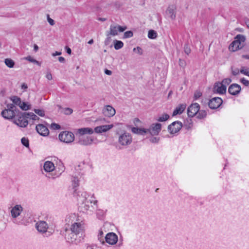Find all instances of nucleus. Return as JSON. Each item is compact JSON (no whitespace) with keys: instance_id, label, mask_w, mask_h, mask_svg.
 Wrapping results in <instances>:
<instances>
[{"instance_id":"obj_15","label":"nucleus","mask_w":249,"mask_h":249,"mask_svg":"<svg viewBox=\"0 0 249 249\" xmlns=\"http://www.w3.org/2000/svg\"><path fill=\"white\" fill-rule=\"evenodd\" d=\"M222 100L220 97H214L211 99L209 102V107L211 109H216L222 104Z\"/></svg>"},{"instance_id":"obj_59","label":"nucleus","mask_w":249,"mask_h":249,"mask_svg":"<svg viewBox=\"0 0 249 249\" xmlns=\"http://www.w3.org/2000/svg\"><path fill=\"white\" fill-rule=\"evenodd\" d=\"M61 54V52H55L53 54V56L59 55Z\"/></svg>"},{"instance_id":"obj_30","label":"nucleus","mask_w":249,"mask_h":249,"mask_svg":"<svg viewBox=\"0 0 249 249\" xmlns=\"http://www.w3.org/2000/svg\"><path fill=\"white\" fill-rule=\"evenodd\" d=\"M124 46V43L122 41L119 40H115L114 41V47L115 50H119L122 48Z\"/></svg>"},{"instance_id":"obj_47","label":"nucleus","mask_w":249,"mask_h":249,"mask_svg":"<svg viewBox=\"0 0 249 249\" xmlns=\"http://www.w3.org/2000/svg\"><path fill=\"white\" fill-rule=\"evenodd\" d=\"M134 52H136L137 53L139 54L140 55L142 54V48L140 47H137V48H134L133 50Z\"/></svg>"},{"instance_id":"obj_36","label":"nucleus","mask_w":249,"mask_h":249,"mask_svg":"<svg viewBox=\"0 0 249 249\" xmlns=\"http://www.w3.org/2000/svg\"><path fill=\"white\" fill-rule=\"evenodd\" d=\"M157 36V34L156 31L153 30L149 31L148 33V37L150 39H155Z\"/></svg>"},{"instance_id":"obj_10","label":"nucleus","mask_w":249,"mask_h":249,"mask_svg":"<svg viewBox=\"0 0 249 249\" xmlns=\"http://www.w3.org/2000/svg\"><path fill=\"white\" fill-rule=\"evenodd\" d=\"M126 29V26H121L118 24H111L109 28V33L107 34V35H110L112 36H115L118 35V32H123Z\"/></svg>"},{"instance_id":"obj_44","label":"nucleus","mask_w":249,"mask_h":249,"mask_svg":"<svg viewBox=\"0 0 249 249\" xmlns=\"http://www.w3.org/2000/svg\"><path fill=\"white\" fill-rule=\"evenodd\" d=\"M51 128L53 130H58L60 128V126L58 124L52 123L50 126Z\"/></svg>"},{"instance_id":"obj_43","label":"nucleus","mask_w":249,"mask_h":249,"mask_svg":"<svg viewBox=\"0 0 249 249\" xmlns=\"http://www.w3.org/2000/svg\"><path fill=\"white\" fill-rule=\"evenodd\" d=\"M231 82V80L230 78H225L224 80H222V81L221 82L224 86H226V87L227 85L230 84Z\"/></svg>"},{"instance_id":"obj_34","label":"nucleus","mask_w":249,"mask_h":249,"mask_svg":"<svg viewBox=\"0 0 249 249\" xmlns=\"http://www.w3.org/2000/svg\"><path fill=\"white\" fill-rule=\"evenodd\" d=\"M25 114L27 115L28 119L34 121L38 120L39 119L38 117L33 112H27V114Z\"/></svg>"},{"instance_id":"obj_28","label":"nucleus","mask_w":249,"mask_h":249,"mask_svg":"<svg viewBox=\"0 0 249 249\" xmlns=\"http://www.w3.org/2000/svg\"><path fill=\"white\" fill-rule=\"evenodd\" d=\"M10 100L14 104V105H16L18 106H19L22 102L21 99L19 97L16 96H12L10 98Z\"/></svg>"},{"instance_id":"obj_38","label":"nucleus","mask_w":249,"mask_h":249,"mask_svg":"<svg viewBox=\"0 0 249 249\" xmlns=\"http://www.w3.org/2000/svg\"><path fill=\"white\" fill-rule=\"evenodd\" d=\"M22 144L26 147H28L29 146V140L27 138L23 137L21 140Z\"/></svg>"},{"instance_id":"obj_4","label":"nucleus","mask_w":249,"mask_h":249,"mask_svg":"<svg viewBox=\"0 0 249 249\" xmlns=\"http://www.w3.org/2000/svg\"><path fill=\"white\" fill-rule=\"evenodd\" d=\"M16 109L17 108L14 104H8L7 108L3 110L1 112V114L5 119H11L16 115Z\"/></svg>"},{"instance_id":"obj_17","label":"nucleus","mask_w":249,"mask_h":249,"mask_svg":"<svg viewBox=\"0 0 249 249\" xmlns=\"http://www.w3.org/2000/svg\"><path fill=\"white\" fill-rule=\"evenodd\" d=\"M105 239L109 244L114 245L118 241V236L113 232H109L106 235Z\"/></svg>"},{"instance_id":"obj_26","label":"nucleus","mask_w":249,"mask_h":249,"mask_svg":"<svg viewBox=\"0 0 249 249\" xmlns=\"http://www.w3.org/2000/svg\"><path fill=\"white\" fill-rule=\"evenodd\" d=\"M166 14L172 19L176 18V7L174 6H169L166 10Z\"/></svg>"},{"instance_id":"obj_54","label":"nucleus","mask_w":249,"mask_h":249,"mask_svg":"<svg viewBox=\"0 0 249 249\" xmlns=\"http://www.w3.org/2000/svg\"><path fill=\"white\" fill-rule=\"evenodd\" d=\"M65 48H66V52H67L68 54H71V49L69 47H67V46H66V47H65Z\"/></svg>"},{"instance_id":"obj_37","label":"nucleus","mask_w":249,"mask_h":249,"mask_svg":"<svg viewBox=\"0 0 249 249\" xmlns=\"http://www.w3.org/2000/svg\"><path fill=\"white\" fill-rule=\"evenodd\" d=\"M240 72L241 73H242L245 75L249 76V68H247L245 67H242L240 70Z\"/></svg>"},{"instance_id":"obj_2","label":"nucleus","mask_w":249,"mask_h":249,"mask_svg":"<svg viewBox=\"0 0 249 249\" xmlns=\"http://www.w3.org/2000/svg\"><path fill=\"white\" fill-rule=\"evenodd\" d=\"M76 218L75 214H71L66 218V221L70 222L71 221V226L70 229V231L76 233L83 237L84 231V226L82 221H79L76 220L73 221Z\"/></svg>"},{"instance_id":"obj_27","label":"nucleus","mask_w":249,"mask_h":249,"mask_svg":"<svg viewBox=\"0 0 249 249\" xmlns=\"http://www.w3.org/2000/svg\"><path fill=\"white\" fill-rule=\"evenodd\" d=\"M131 131L134 134L141 135H143L147 133V130H146V129L135 127H132Z\"/></svg>"},{"instance_id":"obj_24","label":"nucleus","mask_w":249,"mask_h":249,"mask_svg":"<svg viewBox=\"0 0 249 249\" xmlns=\"http://www.w3.org/2000/svg\"><path fill=\"white\" fill-rule=\"evenodd\" d=\"M44 169L45 171L47 172H51L55 168L54 164L53 162L50 161H46L44 164Z\"/></svg>"},{"instance_id":"obj_6","label":"nucleus","mask_w":249,"mask_h":249,"mask_svg":"<svg viewBox=\"0 0 249 249\" xmlns=\"http://www.w3.org/2000/svg\"><path fill=\"white\" fill-rule=\"evenodd\" d=\"M25 114H27V112L20 113L14 119V123L19 127H25L28 124V118L27 115Z\"/></svg>"},{"instance_id":"obj_62","label":"nucleus","mask_w":249,"mask_h":249,"mask_svg":"<svg viewBox=\"0 0 249 249\" xmlns=\"http://www.w3.org/2000/svg\"><path fill=\"white\" fill-rule=\"evenodd\" d=\"M98 20L101 21H105L107 20V19L106 18H98Z\"/></svg>"},{"instance_id":"obj_40","label":"nucleus","mask_w":249,"mask_h":249,"mask_svg":"<svg viewBox=\"0 0 249 249\" xmlns=\"http://www.w3.org/2000/svg\"><path fill=\"white\" fill-rule=\"evenodd\" d=\"M34 111L40 116L43 117L45 115L44 111L43 109H35Z\"/></svg>"},{"instance_id":"obj_63","label":"nucleus","mask_w":249,"mask_h":249,"mask_svg":"<svg viewBox=\"0 0 249 249\" xmlns=\"http://www.w3.org/2000/svg\"><path fill=\"white\" fill-rule=\"evenodd\" d=\"M93 42H94L93 39H91L89 40L88 43V44L91 45V44H92L93 43Z\"/></svg>"},{"instance_id":"obj_11","label":"nucleus","mask_w":249,"mask_h":249,"mask_svg":"<svg viewBox=\"0 0 249 249\" xmlns=\"http://www.w3.org/2000/svg\"><path fill=\"white\" fill-rule=\"evenodd\" d=\"M200 109L198 103H195L191 105L187 109V114L189 117H193L196 115Z\"/></svg>"},{"instance_id":"obj_61","label":"nucleus","mask_w":249,"mask_h":249,"mask_svg":"<svg viewBox=\"0 0 249 249\" xmlns=\"http://www.w3.org/2000/svg\"><path fill=\"white\" fill-rule=\"evenodd\" d=\"M242 57L246 59H249V54L242 55Z\"/></svg>"},{"instance_id":"obj_33","label":"nucleus","mask_w":249,"mask_h":249,"mask_svg":"<svg viewBox=\"0 0 249 249\" xmlns=\"http://www.w3.org/2000/svg\"><path fill=\"white\" fill-rule=\"evenodd\" d=\"M24 59L29 61L30 62L33 63L34 64H36L38 66L41 65V63L39 61H37L34 58L31 57V56H28L27 57H25L24 58Z\"/></svg>"},{"instance_id":"obj_60","label":"nucleus","mask_w":249,"mask_h":249,"mask_svg":"<svg viewBox=\"0 0 249 249\" xmlns=\"http://www.w3.org/2000/svg\"><path fill=\"white\" fill-rule=\"evenodd\" d=\"M34 50L35 52H37L38 50V47L36 44L34 45Z\"/></svg>"},{"instance_id":"obj_53","label":"nucleus","mask_w":249,"mask_h":249,"mask_svg":"<svg viewBox=\"0 0 249 249\" xmlns=\"http://www.w3.org/2000/svg\"><path fill=\"white\" fill-rule=\"evenodd\" d=\"M46 77L47 79H48L49 80H51L53 78V77H52V74L51 73V72H49L47 73L46 75Z\"/></svg>"},{"instance_id":"obj_25","label":"nucleus","mask_w":249,"mask_h":249,"mask_svg":"<svg viewBox=\"0 0 249 249\" xmlns=\"http://www.w3.org/2000/svg\"><path fill=\"white\" fill-rule=\"evenodd\" d=\"M186 107L185 104H182L178 106L174 110L173 113V116H176L177 114H181L185 110Z\"/></svg>"},{"instance_id":"obj_13","label":"nucleus","mask_w":249,"mask_h":249,"mask_svg":"<svg viewBox=\"0 0 249 249\" xmlns=\"http://www.w3.org/2000/svg\"><path fill=\"white\" fill-rule=\"evenodd\" d=\"M182 126V123L180 122L176 121L170 124L168 129L171 134H175L180 130Z\"/></svg>"},{"instance_id":"obj_1","label":"nucleus","mask_w":249,"mask_h":249,"mask_svg":"<svg viewBox=\"0 0 249 249\" xmlns=\"http://www.w3.org/2000/svg\"><path fill=\"white\" fill-rule=\"evenodd\" d=\"M77 196L78 200L82 202L80 208L83 212H93L97 209L98 201L93 195L89 196L87 192L82 191L78 192Z\"/></svg>"},{"instance_id":"obj_20","label":"nucleus","mask_w":249,"mask_h":249,"mask_svg":"<svg viewBox=\"0 0 249 249\" xmlns=\"http://www.w3.org/2000/svg\"><path fill=\"white\" fill-rule=\"evenodd\" d=\"M103 112L106 116L110 117L115 114L116 111L112 106L107 105L103 109Z\"/></svg>"},{"instance_id":"obj_3","label":"nucleus","mask_w":249,"mask_h":249,"mask_svg":"<svg viewBox=\"0 0 249 249\" xmlns=\"http://www.w3.org/2000/svg\"><path fill=\"white\" fill-rule=\"evenodd\" d=\"M246 40V37L242 35H238L235 37L234 40L231 44L229 49L233 52H235L241 49L244 45Z\"/></svg>"},{"instance_id":"obj_8","label":"nucleus","mask_w":249,"mask_h":249,"mask_svg":"<svg viewBox=\"0 0 249 249\" xmlns=\"http://www.w3.org/2000/svg\"><path fill=\"white\" fill-rule=\"evenodd\" d=\"M132 138L131 134L127 132H124L118 138L119 143L123 146H127L131 143Z\"/></svg>"},{"instance_id":"obj_45","label":"nucleus","mask_w":249,"mask_h":249,"mask_svg":"<svg viewBox=\"0 0 249 249\" xmlns=\"http://www.w3.org/2000/svg\"><path fill=\"white\" fill-rule=\"evenodd\" d=\"M149 141L152 143H157L160 141V138L152 137L150 138Z\"/></svg>"},{"instance_id":"obj_29","label":"nucleus","mask_w":249,"mask_h":249,"mask_svg":"<svg viewBox=\"0 0 249 249\" xmlns=\"http://www.w3.org/2000/svg\"><path fill=\"white\" fill-rule=\"evenodd\" d=\"M19 107L23 110L26 111L31 109V105L24 102H21Z\"/></svg>"},{"instance_id":"obj_19","label":"nucleus","mask_w":249,"mask_h":249,"mask_svg":"<svg viewBox=\"0 0 249 249\" xmlns=\"http://www.w3.org/2000/svg\"><path fill=\"white\" fill-rule=\"evenodd\" d=\"M241 89L240 85L237 84H232L229 87L228 91L230 94L236 95L239 93Z\"/></svg>"},{"instance_id":"obj_46","label":"nucleus","mask_w":249,"mask_h":249,"mask_svg":"<svg viewBox=\"0 0 249 249\" xmlns=\"http://www.w3.org/2000/svg\"><path fill=\"white\" fill-rule=\"evenodd\" d=\"M240 82L242 83L244 85H245L246 87H248L249 86V81L247 80L245 78H242L240 79Z\"/></svg>"},{"instance_id":"obj_16","label":"nucleus","mask_w":249,"mask_h":249,"mask_svg":"<svg viewBox=\"0 0 249 249\" xmlns=\"http://www.w3.org/2000/svg\"><path fill=\"white\" fill-rule=\"evenodd\" d=\"M93 139L89 136H79L77 143L82 145H89L92 143Z\"/></svg>"},{"instance_id":"obj_12","label":"nucleus","mask_w":249,"mask_h":249,"mask_svg":"<svg viewBox=\"0 0 249 249\" xmlns=\"http://www.w3.org/2000/svg\"><path fill=\"white\" fill-rule=\"evenodd\" d=\"M161 129V124L160 123L153 124L149 129H147V133L151 135H158Z\"/></svg>"},{"instance_id":"obj_49","label":"nucleus","mask_w":249,"mask_h":249,"mask_svg":"<svg viewBox=\"0 0 249 249\" xmlns=\"http://www.w3.org/2000/svg\"><path fill=\"white\" fill-rule=\"evenodd\" d=\"M47 20L51 25L53 26L54 25V21L52 18H50L49 15H47Z\"/></svg>"},{"instance_id":"obj_31","label":"nucleus","mask_w":249,"mask_h":249,"mask_svg":"<svg viewBox=\"0 0 249 249\" xmlns=\"http://www.w3.org/2000/svg\"><path fill=\"white\" fill-rule=\"evenodd\" d=\"M5 65L9 68H13L15 65L14 61L10 58H6L4 60Z\"/></svg>"},{"instance_id":"obj_14","label":"nucleus","mask_w":249,"mask_h":249,"mask_svg":"<svg viewBox=\"0 0 249 249\" xmlns=\"http://www.w3.org/2000/svg\"><path fill=\"white\" fill-rule=\"evenodd\" d=\"M113 127V124L102 125L95 127L93 131L96 133L102 134L107 132Z\"/></svg>"},{"instance_id":"obj_35","label":"nucleus","mask_w":249,"mask_h":249,"mask_svg":"<svg viewBox=\"0 0 249 249\" xmlns=\"http://www.w3.org/2000/svg\"><path fill=\"white\" fill-rule=\"evenodd\" d=\"M169 118V115L167 114H163L161 115L157 119V121L160 122H163L167 121Z\"/></svg>"},{"instance_id":"obj_57","label":"nucleus","mask_w":249,"mask_h":249,"mask_svg":"<svg viewBox=\"0 0 249 249\" xmlns=\"http://www.w3.org/2000/svg\"><path fill=\"white\" fill-rule=\"evenodd\" d=\"M97 215H104V213L100 209H98V210H97Z\"/></svg>"},{"instance_id":"obj_41","label":"nucleus","mask_w":249,"mask_h":249,"mask_svg":"<svg viewBox=\"0 0 249 249\" xmlns=\"http://www.w3.org/2000/svg\"><path fill=\"white\" fill-rule=\"evenodd\" d=\"M72 182L73 188L79 186V180L77 177H73L72 180Z\"/></svg>"},{"instance_id":"obj_9","label":"nucleus","mask_w":249,"mask_h":249,"mask_svg":"<svg viewBox=\"0 0 249 249\" xmlns=\"http://www.w3.org/2000/svg\"><path fill=\"white\" fill-rule=\"evenodd\" d=\"M36 228L41 233L44 234V236L48 237L52 234V233L47 231L48 228L47 223L44 221H40L36 223Z\"/></svg>"},{"instance_id":"obj_48","label":"nucleus","mask_w":249,"mask_h":249,"mask_svg":"<svg viewBox=\"0 0 249 249\" xmlns=\"http://www.w3.org/2000/svg\"><path fill=\"white\" fill-rule=\"evenodd\" d=\"M202 95V93L199 91H196L194 94V98L196 100L200 98Z\"/></svg>"},{"instance_id":"obj_51","label":"nucleus","mask_w":249,"mask_h":249,"mask_svg":"<svg viewBox=\"0 0 249 249\" xmlns=\"http://www.w3.org/2000/svg\"><path fill=\"white\" fill-rule=\"evenodd\" d=\"M179 65L182 67V68H184L186 66V62L184 60H182L181 59H179Z\"/></svg>"},{"instance_id":"obj_23","label":"nucleus","mask_w":249,"mask_h":249,"mask_svg":"<svg viewBox=\"0 0 249 249\" xmlns=\"http://www.w3.org/2000/svg\"><path fill=\"white\" fill-rule=\"evenodd\" d=\"M94 132L93 130L89 127H83L77 130V133L80 136H84L85 134H92Z\"/></svg>"},{"instance_id":"obj_42","label":"nucleus","mask_w":249,"mask_h":249,"mask_svg":"<svg viewBox=\"0 0 249 249\" xmlns=\"http://www.w3.org/2000/svg\"><path fill=\"white\" fill-rule=\"evenodd\" d=\"M184 51L185 53L187 55L191 53V49L189 47L188 45L187 44H185V45H184Z\"/></svg>"},{"instance_id":"obj_55","label":"nucleus","mask_w":249,"mask_h":249,"mask_svg":"<svg viewBox=\"0 0 249 249\" xmlns=\"http://www.w3.org/2000/svg\"><path fill=\"white\" fill-rule=\"evenodd\" d=\"M58 60L60 62L64 63L65 59L63 57L60 56L58 58Z\"/></svg>"},{"instance_id":"obj_32","label":"nucleus","mask_w":249,"mask_h":249,"mask_svg":"<svg viewBox=\"0 0 249 249\" xmlns=\"http://www.w3.org/2000/svg\"><path fill=\"white\" fill-rule=\"evenodd\" d=\"M196 115V117L198 119H203L207 116V112L206 111L204 110H199L197 112Z\"/></svg>"},{"instance_id":"obj_5","label":"nucleus","mask_w":249,"mask_h":249,"mask_svg":"<svg viewBox=\"0 0 249 249\" xmlns=\"http://www.w3.org/2000/svg\"><path fill=\"white\" fill-rule=\"evenodd\" d=\"M65 238L67 242L70 243H74L77 244L79 243L83 237L79 235L76 233H73L70 231V230H67L66 231Z\"/></svg>"},{"instance_id":"obj_58","label":"nucleus","mask_w":249,"mask_h":249,"mask_svg":"<svg viewBox=\"0 0 249 249\" xmlns=\"http://www.w3.org/2000/svg\"><path fill=\"white\" fill-rule=\"evenodd\" d=\"M27 86L26 84L25 83H23L21 85V89H27Z\"/></svg>"},{"instance_id":"obj_39","label":"nucleus","mask_w":249,"mask_h":249,"mask_svg":"<svg viewBox=\"0 0 249 249\" xmlns=\"http://www.w3.org/2000/svg\"><path fill=\"white\" fill-rule=\"evenodd\" d=\"M133 33L132 31H126L124 33L123 38H130V37H131L132 36H133Z\"/></svg>"},{"instance_id":"obj_7","label":"nucleus","mask_w":249,"mask_h":249,"mask_svg":"<svg viewBox=\"0 0 249 249\" xmlns=\"http://www.w3.org/2000/svg\"><path fill=\"white\" fill-rule=\"evenodd\" d=\"M58 138L61 142L69 143L73 142L74 140V135L71 132L65 131L61 132L59 134Z\"/></svg>"},{"instance_id":"obj_56","label":"nucleus","mask_w":249,"mask_h":249,"mask_svg":"<svg viewBox=\"0 0 249 249\" xmlns=\"http://www.w3.org/2000/svg\"><path fill=\"white\" fill-rule=\"evenodd\" d=\"M105 72L106 74L108 75H110L112 74V71L107 69L105 70Z\"/></svg>"},{"instance_id":"obj_21","label":"nucleus","mask_w":249,"mask_h":249,"mask_svg":"<svg viewBox=\"0 0 249 249\" xmlns=\"http://www.w3.org/2000/svg\"><path fill=\"white\" fill-rule=\"evenodd\" d=\"M213 91L219 94H224L226 91V86H224L221 83H216L213 88Z\"/></svg>"},{"instance_id":"obj_52","label":"nucleus","mask_w":249,"mask_h":249,"mask_svg":"<svg viewBox=\"0 0 249 249\" xmlns=\"http://www.w3.org/2000/svg\"><path fill=\"white\" fill-rule=\"evenodd\" d=\"M239 72L240 70L237 68L232 70V74L235 76L238 75L239 73Z\"/></svg>"},{"instance_id":"obj_22","label":"nucleus","mask_w":249,"mask_h":249,"mask_svg":"<svg viewBox=\"0 0 249 249\" xmlns=\"http://www.w3.org/2000/svg\"><path fill=\"white\" fill-rule=\"evenodd\" d=\"M22 211V207L20 205H16L11 210L12 217L17 218Z\"/></svg>"},{"instance_id":"obj_18","label":"nucleus","mask_w":249,"mask_h":249,"mask_svg":"<svg viewBox=\"0 0 249 249\" xmlns=\"http://www.w3.org/2000/svg\"><path fill=\"white\" fill-rule=\"evenodd\" d=\"M37 132L41 136H47L49 134L48 128L42 124H38L36 126Z\"/></svg>"},{"instance_id":"obj_64","label":"nucleus","mask_w":249,"mask_h":249,"mask_svg":"<svg viewBox=\"0 0 249 249\" xmlns=\"http://www.w3.org/2000/svg\"><path fill=\"white\" fill-rule=\"evenodd\" d=\"M139 122H140V120L138 118H136L134 119V123H138Z\"/></svg>"},{"instance_id":"obj_50","label":"nucleus","mask_w":249,"mask_h":249,"mask_svg":"<svg viewBox=\"0 0 249 249\" xmlns=\"http://www.w3.org/2000/svg\"><path fill=\"white\" fill-rule=\"evenodd\" d=\"M72 109L70 108H66L65 109V114L67 115L71 114L72 113Z\"/></svg>"}]
</instances>
